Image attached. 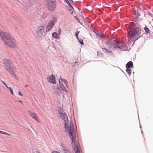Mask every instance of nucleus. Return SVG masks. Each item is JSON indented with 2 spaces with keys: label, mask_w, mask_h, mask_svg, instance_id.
Wrapping results in <instances>:
<instances>
[{
  "label": "nucleus",
  "mask_w": 153,
  "mask_h": 153,
  "mask_svg": "<svg viewBox=\"0 0 153 153\" xmlns=\"http://www.w3.org/2000/svg\"><path fill=\"white\" fill-rule=\"evenodd\" d=\"M140 128H141V126H140Z\"/></svg>",
  "instance_id": "obj_40"
},
{
  "label": "nucleus",
  "mask_w": 153,
  "mask_h": 153,
  "mask_svg": "<svg viewBox=\"0 0 153 153\" xmlns=\"http://www.w3.org/2000/svg\"><path fill=\"white\" fill-rule=\"evenodd\" d=\"M53 88L56 94L58 96L62 94V91L58 86H53Z\"/></svg>",
  "instance_id": "obj_9"
},
{
  "label": "nucleus",
  "mask_w": 153,
  "mask_h": 153,
  "mask_svg": "<svg viewBox=\"0 0 153 153\" xmlns=\"http://www.w3.org/2000/svg\"><path fill=\"white\" fill-rule=\"evenodd\" d=\"M44 28V27L43 26H39L37 28V33L38 36H41L43 33Z\"/></svg>",
  "instance_id": "obj_7"
},
{
  "label": "nucleus",
  "mask_w": 153,
  "mask_h": 153,
  "mask_svg": "<svg viewBox=\"0 0 153 153\" xmlns=\"http://www.w3.org/2000/svg\"><path fill=\"white\" fill-rule=\"evenodd\" d=\"M60 79H61L62 81L63 82H64L65 83V84L66 87L68 88L67 86V83H68V81L65 79H62L61 78H60Z\"/></svg>",
  "instance_id": "obj_20"
},
{
  "label": "nucleus",
  "mask_w": 153,
  "mask_h": 153,
  "mask_svg": "<svg viewBox=\"0 0 153 153\" xmlns=\"http://www.w3.org/2000/svg\"><path fill=\"white\" fill-rule=\"evenodd\" d=\"M61 33V30L60 29H59V30H58V34H59V35H60Z\"/></svg>",
  "instance_id": "obj_34"
},
{
  "label": "nucleus",
  "mask_w": 153,
  "mask_h": 153,
  "mask_svg": "<svg viewBox=\"0 0 153 153\" xmlns=\"http://www.w3.org/2000/svg\"><path fill=\"white\" fill-rule=\"evenodd\" d=\"M0 133L2 134H4L6 135H7L8 136H10L11 135V134H9L8 133H7L6 132H5L0 131Z\"/></svg>",
  "instance_id": "obj_24"
},
{
  "label": "nucleus",
  "mask_w": 153,
  "mask_h": 153,
  "mask_svg": "<svg viewBox=\"0 0 153 153\" xmlns=\"http://www.w3.org/2000/svg\"><path fill=\"white\" fill-rule=\"evenodd\" d=\"M123 44L122 42H120L116 39L114 40V42L110 40H108L106 42V44L108 47L113 46L115 48H119L120 50L123 49Z\"/></svg>",
  "instance_id": "obj_5"
},
{
  "label": "nucleus",
  "mask_w": 153,
  "mask_h": 153,
  "mask_svg": "<svg viewBox=\"0 0 153 153\" xmlns=\"http://www.w3.org/2000/svg\"><path fill=\"white\" fill-rule=\"evenodd\" d=\"M52 29L51 28V27H50L48 26L47 25V27L46 28V32H49V31Z\"/></svg>",
  "instance_id": "obj_25"
},
{
  "label": "nucleus",
  "mask_w": 153,
  "mask_h": 153,
  "mask_svg": "<svg viewBox=\"0 0 153 153\" xmlns=\"http://www.w3.org/2000/svg\"><path fill=\"white\" fill-rule=\"evenodd\" d=\"M52 36L55 39H59V34H58L56 32H53L52 33Z\"/></svg>",
  "instance_id": "obj_15"
},
{
  "label": "nucleus",
  "mask_w": 153,
  "mask_h": 153,
  "mask_svg": "<svg viewBox=\"0 0 153 153\" xmlns=\"http://www.w3.org/2000/svg\"><path fill=\"white\" fill-rule=\"evenodd\" d=\"M69 12L72 14L73 13V11H72V10L71 9H69Z\"/></svg>",
  "instance_id": "obj_37"
},
{
  "label": "nucleus",
  "mask_w": 153,
  "mask_h": 153,
  "mask_svg": "<svg viewBox=\"0 0 153 153\" xmlns=\"http://www.w3.org/2000/svg\"><path fill=\"white\" fill-rule=\"evenodd\" d=\"M19 102H21V103H22V100H19Z\"/></svg>",
  "instance_id": "obj_38"
},
{
  "label": "nucleus",
  "mask_w": 153,
  "mask_h": 153,
  "mask_svg": "<svg viewBox=\"0 0 153 153\" xmlns=\"http://www.w3.org/2000/svg\"><path fill=\"white\" fill-rule=\"evenodd\" d=\"M126 68H131L133 67V62L131 61H129L126 64Z\"/></svg>",
  "instance_id": "obj_12"
},
{
  "label": "nucleus",
  "mask_w": 153,
  "mask_h": 153,
  "mask_svg": "<svg viewBox=\"0 0 153 153\" xmlns=\"http://www.w3.org/2000/svg\"><path fill=\"white\" fill-rule=\"evenodd\" d=\"M64 153H71V152L68 150L64 149Z\"/></svg>",
  "instance_id": "obj_28"
},
{
  "label": "nucleus",
  "mask_w": 153,
  "mask_h": 153,
  "mask_svg": "<svg viewBox=\"0 0 153 153\" xmlns=\"http://www.w3.org/2000/svg\"><path fill=\"white\" fill-rule=\"evenodd\" d=\"M59 85H60V88H61V89L63 87H64V86H63V84L62 83H61V81H60V79H59Z\"/></svg>",
  "instance_id": "obj_27"
},
{
  "label": "nucleus",
  "mask_w": 153,
  "mask_h": 153,
  "mask_svg": "<svg viewBox=\"0 0 153 153\" xmlns=\"http://www.w3.org/2000/svg\"><path fill=\"white\" fill-rule=\"evenodd\" d=\"M55 24H53L51 23L50 22H49L48 23L47 25L49 27H51V28L52 29L54 26Z\"/></svg>",
  "instance_id": "obj_19"
},
{
  "label": "nucleus",
  "mask_w": 153,
  "mask_h": 153,
  "mask_svg": "<svg viewBox=\"0 0 153 153\" xmlns=\"http://www.w3.org/2000/svg\"><path fill=\"white\" fill-rule=\"evenodd\" d=\"M47 3V7L49 10L53 11L56 8V0H45Z\"/></svg>",
  "instance_id": "obj_6"
},
{
  "label": "nucleus",
  "mask_w": 153,
  "mask_h": 153,
  "mask_svg": "<svg viewBox=\"0 0 153 153\" xmlns=\"http://www.w3.org/2000/svg\"><path fill=\"white\" fill-rule=\"evenodd\" d=\"M135 15L136 19L137 20L139 18V17L140 16V11L139 10H137L135 11Z\"/></svg>",
  "instance_id": "obj_14"
},
{
  "label": "nucleus",
  "mask_w": 153,
  "mask_h": 153,
  "mask_svg": "<svg viewBox=\"0 0 153 153\" xmlns=\"http://www.w3.org/2000/svg\"><path fill=\"white\" fill-rule=\"evenodd\" d=\"M0 36L1 38L4 40L5 43L7 44L10 47L14 49L16 48V45L14 38L7 36L6 33L2 31H0Z\"/></svg>",
  "instance_id": "obj_2"
},
{
  "label": "nucleus",
  "mask_w": 153,
  "mask_h": 153,
  "mask_svg": "<svg viewBox=\"0 0 153 153\" xmlns=\"http://www.w3.org/2000/svg\"><path fill=\"white\" fill-rule=\"evenodd\" d=\"M7 88L10 90L11 94L13 95V93L12 88L11 87H8Z\"/></svg>",
  "instance_id": "obj_21"
},
{
  "label": "nucleus",
  "mask_w": 153,
  "mask_h": 153,
  "mask_svg": "<svg viewBox=\"0 0 153 153\" xmlns=\"http://www.w3.org/2000/svg\"><path fill=\"white\" fill-rule=\"evenodd\" d=\"M65 1H66V3H67V4L69 6L71 7V8H73V7L71 5V3L69 2V0H65Z\"/></svg>",
  "instance_id": "obj_23"
},
{
  "label": "nucleus",
  "mask_w": 153,
  "mask_h": 153,
  "mask_svg": "<svg viewBox=\"0 0 153 153\" xmlns=\"http://www.w3.org/2000/svg\"><path fill=\"white\" fill-rule=\"evenodd\" d=\"M127 69L126 70V72L129 75H130L131 74V70L130 68H126Z\"/></svg>",
  "instance_id": "obj_17"
},
{
  "label": "nucleus",
  "mask_w": 153,
  "mask_h": 153,
  "mask_svg": "<svg viewBox=\"0 0 153 153\" xmlns=\"http://www.w3.org/2000/svg\"><path fill=\"white\" fill-rule=\"evenodd\" d=\"M55 78V77L54 76L52 75L48 76L47 79L49 82L55 84L56 83Z\"/></svg>",
  "instance_id": "obj_8"
},
{
  "label": "nucleus",
  "mask_w": 153,
  "mask_h": 153,
  "mask_svg": "<svg viewBox=\"0 0 153 153\" xmlns=\"http://www.w3.org/2000/svg\"><path fill=\"white\" fill-rule=\"evenodd\" d=\"M4 63L5 69L7 72L14 77H16V75L12 62L9 60L5 59L4 60Z\"/></svg>",
  "instance_id": "obj_4"
},
{
  "label": "nucleus",
  "mask_w": 153,
  "mask_h": 153,
  "mask_svg": "<svg viewBox=\"0 0 153 153\" xmlns=\"http://www.w3.org/2000/svg\"><path fill=\"white\" fill-rule=\"evenodd\" d=\"M141 32L140 28L139 27H134L132 32L131 30L128 31V36L130 37L131 41L134 42L140 37Z\"/></svg>",
  "instance_id": "obj_3"
},
{
  "label": "nucleus",
  "mask_w": 153,
  "mask_h": 153,
  "mask_svg": "<svg viewBox=\"0 0 153 153\" xmlns=\"http://www.w3.org/2000/svg\"><path fill=\"white\" fill-rule=\"evenodd\" d=\"M141 133L142 134L143 133V131H141Z\"/></svg>",
  "instance_id": "obj_43"
},
{
  "label": "nucleus",
  "mask_w": 153,
  "mask_h": 153,
  "mask_svg": "<svg viewBox=\"0 0 153 153\" xmlns=\"http://www.w3.org/2000/svg\"><path fill=\"white\" fill-rule=\"evenodd\" d=\"M78 64L77 62H74V66H76Z\"/></svg>",
  "instance_id": "obj_36"
},
{
  "label": "nucleus",
  "mask_w": 153,
  "mask_h": 153,
  "mask_svg": "<svg viewBox=\"0 0 153 153\" xmlns=\"http://www.w3.org/2000/svg\"><path fill=\"white\" fill-rule=\"evenodd\" d=\"M94 32L99 37L101 38H104V37L103 34H102L101 32L99 31L96 30L94 31Z\"/></svg>",
  "instance_id": "obj_13"
},
{
  "label": "nucleus",
  "mask_w": 153,
  "mask_h": 153,
  "mask_svg": "<svg viewBox=\"0 0 153 153\" xmlns=\"http://www.w3.org/2000/svg\"><path fill=\"white\" fill-rule=\"evenodd\" d=\"M1 82L7 88V87H8V86L7 85L6 83L4 82V81H1Z\"/></svg>",
  "instance_id": "obj_30"
},
{
  "label": "nucleus",
  "mask_w": 153,
  "mask_h": 153,
  "mask_svg": "<svg viewBox=\"0 0 153 153\" xmlns=\"http://www.w3.org/2000/svg\"><path fill=\"white\" fill-rule=\"evenodd\" d=\"M144 30H145L147 34H148L150 33L149 30V28L147 27H145L144 28Z\"/></svg>",
  "instance_id": "obj_22"
},
{
  "label": "nucleus",
  "mask_w": 153,
  "mask_h": 153,
  "mask_svg": "<svg viewBox=\"0 0 153 153\" xmlns=\"http://www.w3.org/2000/svg\"><path fill=\"white\" fill-rule=\"evenodd\" d=\"M75 19H76L77 22L81 24V22L79 19H78V17L77 16H75L74 17Z\"/></svg>",
  "instance_id": "obj_29"
},
{
  "label": "nucleus",
  "mask_w": 153,
  "mask_h": 153,
  "mask_svg": "<svg viewBox=\"0 0 153 153\" xmlns=\"http://www.w3.org/2000/svg\"><path fill=\"white\" fill-rule=\"evenodd\" d=\"M97 54L98 56H100L102 55V53L100 52L97 51Z\"/></svg>",
  "instance_id": "obj_32"
},
{
  "label": "nucleus",
  "mask_w": 153,
  "mask_h": 153,
  "mask_svg": "<svg viewBox=\"0 0 153 153\" xmlns=\"http://www.w3.org/2000/svg\"><path fill=\"white\" fill-rule=\"evenodd\" d=\"M36 153H40L39 152H36Z\"/></svg>",
  "instance_id": "obj_42"
},
{
  "label": "nucleus",
  "mask_w": 153,
  "mask_h": 153,
  "mask_svg": "<svg viewBox=\"0 0 153 153\" xmlns=\"http://www.w3.org/2000/svg\"><path fill=\"white\" fill-rule=\"evenodd\" d=\"M80 31H76L75 33V36L76 39H78V34L79 33Z\"/></svg>",
  "instance_id": "obj_26"
},
{
  "label": "nucleus",
  "mask_w": 153,
  "mask_h": 153,
  "mask_svg": "<svg viewBox=\"0 0 153 153\" xmlns=\"http://www.w3.org/2000/svg\"><path fill=\"white\" fill-rule=\"evenodd\" d=\"M79 43L81 45H83L84 44V43L83 42V40L81 38H79L78 37V39H77Z\"/></svg>",
  "instance_id": "obj_16"
},
{
  "label": "nucleus",
  "mask_w": 153,
  "mask_h": 153,
  "mask_svg": "<svg viewBox=\"0 0 153 153\" xmlns=\"http://www.w3.org/2000/svg\"><path fill=\"white\" fill-rule=\"evenodd\" d=\"M102 49L103 52L107 54L110 55L112 56L113 55V53H112V51L111 50H107L106 49L103 48H102Z\"/></svg>",
  "instance_id": "obj_10"
},
{
  "label": "nucleus",
  "mask_w": 153,
  "mask_h": 153,
  "mask_svg": "<svg viewBox=\"0 0 153 153\" xmlns=\"http://www.w3.org/2000/svg\"><path fill=\"white\" fill-rule=\"evenodd\" d=\"M27 85H25V87H27Z\"/></svg>",
  "instance_id": "obj_41"
},
{
  "label": "nucleus",
  "mask_w": 153,
  "mask_h": 153,
  "mask_svg": "<svg viewBox=\"0 0 153 153\" xmlns=\"http://www.w3.org/2000/svg\"><path fill=\"white\" fill-rule=\"evenodd\" d=\"M52 153H60V152L56 151H52Z\"/></svg>",
  "instance_id": "obj_33"
},
{
  "label": "nucleus",
  "mask_w": 153,
  "mask_h": 153,
  "mask_svg": "<svg viewBox=\"0 0 153 153\" xmlns=\"http://www.w3.org/2000/svg\"><path fill=\"white\" fill-rule=\"evenodd\" d=\"M61 90L64 91H65L66 92H67L68 91L65 88L64 86L62 88H61Z\"/></svg>",
  "instance_id": "obj_31"
},
{
  "label": "nucleus",
  "mask_w": 153,
  "mask_h": 153,
  "mask_svg": "<svg viewBox=\"0 0 153 153\" xmlns=\"http://www.w3.org/2000/svg\"><path fill=\"white\" fill-rule=\"evenodd\" d=\"M29 114L35 120H36L38 121L39 120L38 117L36 115V114L35 113H33L31 111H28Z\"/></svg>",
  "instance_id": "obj_11"
},
{
  "label": "nucleus",
  "mask_w": 153,
  "mask_h": 153,
  "mask_svg": "<svg viewBox=\"0 0 153 153\" xmlns=\"http://www.w3.org/2000/svg\"><path fill=\"white\" fill-rule=\"evenodd\" d=\"M63 98H65V97H64V95H63Z\"/></svg>",
  "instance_id": "obj_39"
},
{
  "label": "nucleus",
  "mask_w": 153,
  "mask_h": 153,
  "mask_svg": "<svg viewBox=\"0 0 153 153\" xmlns=\"http://www.w3.org/2000/svg\"><path fill=\"white\" fill-rule=\"evenodd\" d=\"M18 94L19 95H20L21 96H22L23 95V94L21 93V91H20L18 92Z\"/></svg>",
  "instance_id": "obj_35"
},
{
  "label": "nucleus",
  "mask_w": 153,
  "mask_h": 153,
  "mask_svg": "<svg viewBox=\"0 0 153 153\" xmlns=\"http://www.w3.org/2000/svg\"><path fill=\"white\" fill-rule=\"evenodd\" d=\"M58 114H60L61 118L65 122V130L69 134V136L71 138V141L72 144L73 148L75 153H80V151L76 141L75 140V136L73 134L75 131L74 128V124L72 121L70 124L68 125L67 122H68V120L67 114L65 113H63L58 111Z\"/></svg>",
  "instance_id": "obj_1"
},
{
  "label": "nucleus",
  "mask_w": 153,
  "mask_h": 153,
  "mask_svg": "<svg viewBox=\"0 0 153 153\" xmlns=\"http://www.w3.org/2000/svg\"><path fill=\"white\" fill-rule=\"evenodd\" d=\"M57 21L55 17H53L52 20H51L49 22L52 24H55L54 23L56 22Z\"/></svg>",
  "instance_id": "obj_18"
}]
</instances>
